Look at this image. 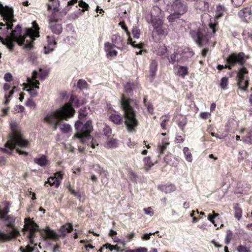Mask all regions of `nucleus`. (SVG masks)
<instances>
[{
    "mask_svg": "<svg viewBox=\"0 0 252 252\" xmlns=\"http://www.w3.org/2000/svg\"><path fill=\"white\" fill-rule=\"evenodd\" d=\"M10 126L11 132L9 135V139L5 144V148H1V150L4 153L11 154L17 145L26 147L29 142L23 138L16 121H11Z\"/></svg>",
    "mask_w": 252,
    "mask_h": 252,
    "instance_id": "1",
    "label": "nucleus"
},
{
    "mask_svg": "<svg viewBox=\"0 0 252 252\" xmlns=\"http://www.w3.org/2000/svg\"><path fill=\"white\" fill-rule=\"evenodd\" d=\"M75 110L69 105L66 104L60 108L52 111L45 116L44 120L49 124L54 125V130H56L59 127V121L60 119H64L67 121L68 119L73 117Z\"/></svg>",
    "mask_w": 252,
    "mask_h": 252,
    "instance_id": "2",
    "label": "nucleus"
},
{
    "mask_svg": "<svg viewBox=\"0 0 252 252\" xmlns=\"http://www.w3.org/2000/svg\"><path fill=\"white\" fill-rule=\"evenodd\" d=\"M121 105L124 111L125 123L129 132L135 131L138 125L135 112L130 105V99L126 98L123 94L121 95Z\"/></svg>",
    "mask_w": 252,
    "mask_h": 252,
    "instance_id": "3",
    "label": "nucleus"
},
{
    "mask_svg": "<svg viewBox=\"0 0 252 252\" xmlns=\"http://www.w3.org/2000/svg\"><path fill=\"white\" fill-rule=\"evenodd\" d=\"M218 23H210L206 31L204 29V32H206L205 34L202 32V30L199 28L197 31H190L189 35L197 45L199 47H201L203 43L207 42L209 38L215 34L216 32V27Z\"/></svg>",
    "mask_w": 252,
    "mask_h": 252,
    "instance_id": "4",
    "label": "nucleus"
},
{
    "mask_svg": "<svg viewBox=\"0 0 252 252\" xmlns=\"http://www.w3.org/2000/svg\"><path fill=\"white\" fill-rule=\"evenodd\" d=\"M75 127L76 131L74 137L79 139L82 143H84L86 139L90 136V134L93 130L92 121H88L84 125L78 121L75 124Z\"/></svg>",
    "mask_w": 252,
    "mask_h": 252,
    "instance_id": "5",
    "label": "nucleus"
},
{
    "mask_svg": "<svg viewBox=\"0 0 252 252\" xmlns=\"http://www.w3.org/2000/svg\"><path fill=\"white\" fill-rule=\"evenodd\" d=\"M21 31V26L19 25H17L15 30L12 31L10 35L7 36V37H10L13 43L15 41L19 45H22L24 43L26 37H29L31 40L34 35V32L32 29H27L24 36L22 35Z\"/></svg>",
    "mask_w": 252,
    "mask_h": 252,
    "instance_id": "6",
    "label": "nucleus"
},
{
    "mask_svg": "<svg viewBox=\"0 0 252 252\" xmlns=\"http://www.w3.org/2000/svg\"><path fill=\"white\" fill-rule=\"evenodd\" d=\"M248 58V57L246 56L243 52L232 53L229 55L226 60L227 64L225 65V68L231 69L232 66L236 64L242 66L246 63Z\"/></svg>",
    "mask_w": 252,
    "mask_h": 252,
    "instance_id": "7",
    "label": "nucleus"
},
{
    "mask_svg": "<svg viewBox=\"0 0 252 252\" xmlns=\"http://www.w3.org/2000/svg\"><path fill=\"white\" fill-rule=\"evenodd\" d=\"M0 14L3 17V20L6 23V29H11L12 23L15 21L13 19V10L8 6H3L0 3Z\"/></svg>",
    "mask_w": 252,
    "mask_h": 252,
    "instance_id": "8",
    "label": "nucleus"
},
{
    "mask_svg": "<svg viewBox=\"0 0 252 252\" xmlns=\"http://www.w3.org/2000/svg\"><path fill=\"white\" fill-rule=\"evenodd\" d=\"M173 3H167V10L174 11L179 14L183 15L187 12L188 6L186 2L182 1L181 0H172Z\"/></svg>",
    "mask_w": 252,
    "mask_h": 252,
    "instance_id": "9",
    "label": "nucleus"
},
{
    "mask_svg": "<svg viewBox=\"0 0 252 252\" xmlns=\"http://www.w3.org/2000/svg\"><path fill=\"white\" fill-rule=\"evenodd\" d=\"M248 71L246 67H242L238 70L237 73L238 85L242 90H246L249 85Z\"/></svg>",
    "mask_w": 252,
    "mask_h": 252,
    "instance_id": "10",
    "label": "nucleus"
},
{
    "mask_svg": "<svg viewBox=\"0 0 252 252\" xmlns=\"http://www.w3.org/2000/svg\"><path fill=\"white\" fill-rule=\"evenodd\" d=\"M164 16V11L162 10L160 5H153L150 13V15L147 17V21L149 23H152L158 20H162Z\"/></svg>",
    "mask_w": 252,
    "mask_h": 252,
    "instance_id": "11",
    "label": "nucleus"
},
{
    "mask_svg": "<svg viewBox=\"0 0 252 252\" xmlns=\"http://www.w3.org/2000/svg\"><path fill=\"white\" fill-rule=\"evenodd\" d=\"M28 219H25L26 224L25 226L26 227L27 230L28 231V237L29 239L31 244L34 243V238L35 237V231H39L38 229V225L33 221H31L29 219L28 222Z\"/></svg>",
    "mask_w": 252,
    "mask_h": 252,
    "instance_id": "12",
    "label": "nucleus"
},
{
    "mask_svg": "<svg viewBox=\"0 0 252 252\" xmlns=\"http://www.w3.org/2000/svg\"><path fill=\"white\" fill-rule=\"evenodd\" d=\"M116 46L109 42H106L104 44V49L106 53V56L109 59L116 57L118 55V52L114 49Z\"/></svg>",
    "mask_w": 252,
    "mask_h": 252,
    "instance_id": "13",
    "label": "nucleus"
},
{
    "mask_svg": "<svg viewBox=\"0 0 252 252\" xmlns=\"http://www.w3.org/2000/svg\"><path fill=\"white\" fill-rule=\"evenodd\" d=\"M151 24L154 28V31L158 34V35L165 36L167 34V32L164 30L162 27V20H159L158 19V21H155L154 23Z\"/></svg>",
    "mask_w": 252,
    "mask_h": 252,
    "instance_id": "14",
    "label": "nucleus"
},
{
    "mask_svg": "<svg viewBox=\"0 0 252 252\" xmlns=\"http://www.w3.org/2000/svg\"><path fill=\"white\" fill-rule=\"evenodd\" d=\"M32 24L33 28L35 29V31L33 30L34 32V35L33 38L31 39V40H32V42L28 40H26V43L25 45V48L27 50H30L32 48V41L35 39V37H38L39 36L38 32L39 27L36 21H33Z\"/></svg>",
    "mask_w": 252,
    "mask_h": 252,
    "instance_id": "15",
    "label": "nucleus"
},
{
    "mask_svg": "<svg viewBox=\"0 0 252 252\" xmlns=\"http://www.w3.org/2000/svg\"><path fill=\"white\" fill-rule=\"evenodd\" d=\"M49 27L52 32L56 34H60L62 32V25L57 23V20H53L52 19L50 20Z\"/></svg>",
    "mask_w": 252,
    "mask_h": 252,
    "instance_id": "16",
    "label": "nucleus"
},
{
    "mask_svg": "<svg viewBox=\"0 0 252 252\" xmlns=\"http://www.w3.org/2000/svg\"><path fill=\"white\" fill-rule=\"evenodd\" d=\"M109 119L116 125H120L124 122L123 116L117 112H114V113L112 114L109 117Z\"/></svg>",
    "mask_w": 252,
    "mask_h": 252,
    "instance_id": "17",
    "label": "nucleus"
},
{
    "mask_svg": "<svg viewBox=\"0 0 252 252\" xmlns=\"http://www.w3.org/2000/svg\"><path fill=\"white\" fill-rule=\"evenodd\" d=\"M38 73L36 70H34L32 72V78L28 77L27 78V81L30 86L32 87H34L35 88H39L38 85L39 84V82L36 80L37 77Z\"/></svg>",
    "mask_w": 252,
    "mask_h": 252,
    "instance_id": "18",
    "label": "nucleus"
},
{
    "mask_svg": "<svg viewBox=\"0 0 252 252\" xmlns=\"http://www.w3.org/2000/svg\"><path fill=\"white\" fill-rule=\"evenodd\" d=\"M251 14V11L249 8H244L238 12L239 16L243 21H247L248 19H250Z\"/></svg>",
    "mask_w": 252,
    "mask_h": 252,
    "instance_id": "19",
    "label": "nucleus"
},
{
    "mask_svg": "<svg viewBox=\"0 0 252 252\" xmlns=\"http://www.w3.org/2000/svg\"><path fill=\"white\" fill-rule=\"evenodd\" d=\"M65 120L64 119H60L59 123V128L61 131L63 133H68L71 130L70 125L64 123L63 121Z\"/></svg>",
    "mask_w": 252,
    "mask_h": 252,
    "instance_id": "20",
    "label": "nucleus"
},
{
    "mask_svg": "<svg viewBox=\"0 0 252 252\" xmlns=\"http://www.w3.org/2000/svg\"><path fill=\"white\" fill-rule=\"evenodd\" d=\"M60 3L58 0H49L47 4L48 10H53L55 12L59 10Z\"/></svg>",
    "mask_w": 252,
    "mask_h": 252,
    "instance_id": "21",
    "label": "nucleus"
},
{
    "mask_svg": "<svg viewBox=\"0 0 252 252\" xmlns=\"http://www.w3.org/2000/svg\"><path fill=\"white\" fill-rule=\"evenodd\" d=\"M159 189L166 193H170L175 191L176 189V187L171 184L158 186Z\"/></svg>",
    "mask_w": 252,
    "mask_h": 252,
    "instance_id": "22",
    "label": "nucleus"
},
{
    "mask_svg": "<svg viewBox=\"0 0 252 252\" xmlns=\"http://www.w3.org/2000/svg\"><path fill=\"white\" fill-rule=\"evenodd\" d=\"M41 234L46 238L49 239H56L58 236L55 232L49 228L43 230L41 232Z\"/></svg>",
    "mask_w": 252,
    "mask_h": 252,
    "instance_id": "23",
    "label": "nucleus"
},
{
    "mask_svg": "<svg viewBox=\"0 0 252 252\" xmlns=\"http://www.w3.org/2000/svg\"><path fill=\"white\" fill-rule=\"evenodd\" d=\"M0 40L1 42L7 46L10 50L13 49V43L10 37H7V36L5 38H3L0 36Z\"/></svg>",
    "mask_w": 252,
    "mask_h": 252,
    "instance_id": "24",
    "label": "nucleus"
},
{
    "mask_svg": "<svg viewBox=\"0 0 252 252\" xmlns=\"http://www.w3.org/2000/svg\"><path fill=\"white\" fill-rule=\"evenodd\" d=\"M150 73L152 76H155L158 68V62L155 60H152L150 64Z\"/></svg>",
    "mask_w": 252,
    "mask_h": 252,
    "instance_id": "25",
    "label": "nucleus"
},
{
    "mask_svg": "<svg viewBox=\"0 0 252 252\" xmlns=\"http://www.w3.org/2000/svg\"><path fill=\"white\" fill-rule=\"evenodd\" d=\"M73 230V226L70 223H67L63 226L60 229L61 234L65 236L67 233H70Z\"/></svg>",
    "mask_w": 252,
    "mask_h": 252,
    "instance_id": "26",
    "label": "nucleus"
},
{
    "mask_svg": "<svg viewBox=\"0 0 252 252\" xmlns=\"http://www.w3.org/2000/svg\"><path fill=\"white\" fill-rule=\"evenodd\" d=\"M226 8L223 5L219 4L217 6L215 18L218 19L220 18L225 11Z\"/></svg>",
    "mask_w": 252,
    "mask_h": 252,
    "instance_id": "27",
    "label": "nucleus"
},
{
    "mask_svg": "<svg viewBox=\"0 0 252 252\" xmlns=\"http://www.w3.org/2000/svg\"><path fill=\"white\" fill-rule=\"evenodd\" d=\"M171 13L168 16L167 19L168 20L169 22H174L176 21L178 19H180L181 16L182 15L181 14H179L176 12L174 11H169Z\"/></svg>",
    "mask_w": 252,
    "mask_h": 252,
    "instance_id": "28",
    "label": "nucleus"
},
{
    "mask_svg": "<svg viewBox=\"0 0 252 252\" xmlns=\"http://www.w3.org/2000/svg\"><path fill=\"white\" fill-rule=\"evenodd\" d=\"M188 74V68L187 67L180 66L178 68L176 74L184 77Z\"/></svg>",
    "mask_w": 252,
    "mask_h": 252,
    "instance_id": "29",
    "label": "nucleus"
},
{
    "mask_svg": "<svg viewBox=\"0 0 252 252\" xmlns=\"http://www.w3.org/2000/svg\"><path fill=\"white\" fill-rule=\"evenodd\" d=\"M34 162L41 166H45L48 164V160L46 157L42 156L39 158H34Z\"/></svg>",
    "mask_w": 252,
    "mask_h": 252,
    "instance_id": "30",
    "label": "nucleus"
},
{
    "mask_svg": "<svg viewBox=\"0 0 252 252\" xmlns=\"http://www.w3.org/2000/svg\"><path fill=\"white\" fill-rule=\"evenodd\" d=\"M49 184L50 186H55L56 188H58L60 185V181L57 180L54 177H50L47 181L45 182V185Z\"/></svg>",
    "mask_w": 252,
    "mask_h": 252,
    "instance_id": "31",
    "label": "nucleus"
},
{
    "mask_svg": "<svg viewBox=\"0 0 252 252\" xmlns=\"http://www.w3.org/2000/svg\"><path fill=\"white\" fill-rule=\"evenodd\" d=\"M143 161L144 163V169L146 171H148L154 165L151 160L150 158L147 157L144 158Z\"/></svg>",
    "mask_w": 252,
    "mask_h": 252,
    "instance_id": "32",
    "label": "nucleus"
},
{
    "mask_svg": "<svg viewBox=\"0 0 252 252\" xmlns=\"http://www.w3.org/2000/svg\"><path fill=\"white\" fill-rule=\"evenodd\" d=\"M243 141L244 143L250 145L252 144V131L250 130L247 132L246 135L243 137Z\"/></svg>",
    "mask_w": 252,
    "mask_h": 252,
    "instance_id": "33",
    "label": "nucleus"
},
{
    "mask_svg": "<svg viewBox=\"0 0 252 252\" xmlns=\"http://www.w3.org/2000/svg\"><path fill=\"white\" fill-rule=\"evenodd\" d=\"M169 144V143L167 142H162L161 144L158 145V149L160 155L164 154L165 150Z\"/></svg>",
    "mask_w": 252,
    "mask_h": 252,
    "instance_id": "34",
    "label": "nucleus"
},
{
    "mask_svg": "<svg viewBox=\"0 0 252 252\" xmlns=\"http://www.w3.org/2000/svg\"><path fill=\"white\" fill-rule=\"evenodd\" d=\"M183 152L186 158V159L189 161V162H191L192 158V155L189 152V149L188 147H185L183 149Z\"/></svg>",
    "mask_w": 252,
    "mask_h": 252,
    "instance_id": "35",
    "label": "nucleus"
},
{
    "mask_svg": "<svg viewBox=\"0 0 252 252\" xmlns=\"http://www.w3.org/2000/svg\"><path fill=\"white\" fill-rule=\"evenodd\" d=\"M112 40L113 44L116 46L120 45V43L123 41L121 37L118 34L113 35L112 37Z\"/></svg>",
    "mask_w": 252,
    "mask_h": 252,
    "instance_id": "36",
    "label": "nucleus"
},
{
    "mask_svg": "<svg viewBox=\"0 0 252 252\" xmlns=\"http://www.w3.org/2000/svg\"><path fill=\"white\" fill-rule=\"evenodd\" d=\"M118 146V140L115 139H110L106 143V147L109 148H114Z\"/></svg>",
    "mask_w": 252,
    "mask_h": 252,
    "instance_id": "37",
    "label": "nucleus"
},
{
    "mask_svg": "<svg viewBox=\"0 0 252 252\" xmlns=\"http://www.w3.org/2000/svg\"><path fill=\"white\" fill-rule=\"evenodd\" d=\"M105 247L106 249H109L110 251H112V250H116L117 252H121L122 251L121 247L118 246V245L113 246L110 244H106L103 246V247Z\"/></svg>",
    "mask_w": 252,
    "mask_h": 252,
    "instance_id": "38",
    "label": "nucleus"
},
{
    "mask_svg": "<svg viewBox=\"0 0 252 252\" xmlns=\"http://www.w3.org/2000/svg\"><path fill=\"white\" fill-rule=\"evenodd\" d=\"M88 110L86 108L82 107L79 111V118L80 120L85 118L88 115Z\"/></svg>",
    "mask_w": 252,
    "mask_h": 252,
    "instance_id": "39",
    "label": "nucleus"
},
{
    "mask_svg": "<svg viewBox=\"0 0 252 252\" xmlns=\"http://www.w3.org/2000/svg\"><path fill=\"white\" fill-rule=\"evenodd\" d=\"M34 87H32V86L29 85H27V87H25V90H27L29 92L30 94L32 96H35L37 94V92L34 89Z\"/></svg>",
    "mask_w": 252,
    "mask_h": 252,
    "instance_id": "40",
    "label": "nucleus"
},
{
    "mask_svg": "<svg viewBox=\"0 0 252 252\" xmlns=\"http://www.w3.org/2000/svg\"><path fill=\"white\" fill-rule=\"evenodd\" d=\"M87 82L83 79H79L77 83V87L81 90L85 89L87 88Z\"/></svg>",
    "mask_w": 252,
    "mask_h": 252,
    "instance_id": "41",
    "label": "nucleus"
},
{
    "mask_svg": "<svg viewBox=\"0 0 252 252\" xmlns=\"http://www.w3.org/2000/svg\"><path fill=\"white\" fill-rule=\"evenodd\" d=\"M133 86L134 85L133 83L127 82L124 87L125 92L127 93H130L133 90Z\"/></svg>",
    "mask_w": 252,
    "mask_h": 252,
    "instance_id": "42",
    "label": "nucleus"
},
{
    "mask_svg": "<svg viewBox=\"0 0 252 252\" xmlns=\"http://www.w3.org/2000/svg\"><path fill=\"white\" fill-rule=\"evenodd\" d=\"M178 55L179 53L177 52H174L173 54L171 55L169 62L173 64L176 62H178Z\"/></svg>",
    "mask_w": 252,
    "mask_h": 252,
    "instance_id": "43",
    "label": "nucleus"
},
{
    "mask_svg": "<svg viewBox=\"0 0 252 252\" xmlns=\"http://www.w3.org/2000/svg\"><path fill=\"white\" fill-rule=\"evenodd\" d=\"M128 43L131 44L133 47L141 49L143 47V44L142 43H136L135 41L132 42V39L129 37L128 39Z\"/></svg>",
    "mask_w": 252,
    "mask_h": 252,
    "instance_id": "44",
    "label": "nucleus"
},
{
    "mask_svg": "<svg viewBox=\"0 0 252 252\" xmlns=\"http://www.w3.org/2000/svg\"><path fill=\"white\" fill-rule=\"evenodd\" d=\"M228 79L226 77H223L221 78L220 80V86L222 89H226L227 86L228 85Z\"/></svg>",
    "mask_w": 252,
    "mask_h": 252,
    "instance_id": "45",
    "label": "nucleus"
},
{
    "mask_svg": "<svg viewBox=\"0 0 252 252\" xmlns=\"http://www.w3.org/2000/svg\"><path fill=\"white\" fill-rule=\"evenodd\" d=\"M234 209L235 211V217L238 220H240L242 217V210L237 206H235Z\"/></svg>",
    "mask_w": 252,
    "mask_h": 252,
    "instance_id": "46",
    "label": "nucleus"
},
{
    "mask_svg": "<svg viewBox=\"0 0 252 252\" xmlns=\"http://www.w3.org/2000/svg\"><path fill=\"white\" fill-rule=\"evenodd\" d=\"M47 42L49 46H55L57 44L55 38L53 36H47Z\"/></svg>",
    "mask_w": 252,
    "mask_h": 252,
    "instance_id": "47",
    "label": "nucleus"
},
{
    "mask_svg": "<svg viewBox=\"0 0 252 252\" xmlns=\"http://www.w3.org/2000/svg\"><path fill=\"white\" fill-rule=\"evenodd\" d=\"M162 121L160 124V126L163 129H166V126L167 122L169 121V118H166L165 117L162 116L160 118Z\"/></svg>",
    "mask_w": 252,
    "mask_h": 252,
    "instance_id": "48",
    "label": "nucleus"
},
{
    "mask_svg": "<svg viewBox=\"0 0 252 252\" xmlns=\"http://www.w3.org/2000/svg\"><path fill=\"white\" fill-rule=\"evenodd\" d=\"M218 215H219L218 214L214 213V215L209 214L208 216V220H209L210 221H211L216 226H217V225L215 223L214 219H216V218L217 216H218Z\"/></svg>",
    "mask_w": 252,
    "mask_h": 252,
    "instance_id": "49",
    "label": "nucleus"
},
{
    "mask_svg": "<svg viewBox=\"0 0 252 252\" xmlns=\"http://www.w3.org/2000/svg\"><path fill=\"white\" fill-rule=\"evenodd\" d=\"M232 237V233L231 231H229L227 232V234L226 235V237L225 239V243L226 244H228Z\"/></svg>",
    "mask_w": 252,
    "mask_h": 252,
    "instance_id": "50",
    "label": "nucleus"
},
{
    "mask_svg": "<svg viewBox=\"0 0 252 252\" xmlns=\"http://www.w3.org/2000/svg\"><path fill=\"white\" fill-rule=\"evenodd\" d=\"M132 33L134 38H138L140 34V30L136 28H134L132 30Z\"/></svg>",
    "mask_w": 252,
    "mask_h": 252,
    "instance_id": "51",
    "label": "nucleus"
},
{
    "mask_svg": "<svg viewBox=\"0 0 252 252\" xmlns=\"http://www.w3.org/2000/svg\"><path fill=\"white\" fill-rule=\"evenodd\" d=\"M26 105L30 107L35 108L36 104L32 98H29L26 103Z\"/></svg>",
    "mask_w": 252,
    "mask_h": 252,
    "instance_id": "52",
    "label": "nucleus"
},
{
    "mask_svg": "<svg viewBox=\"0 0 252 252\" xmlns=\"http://www.w3.org/2000/svg\"><path fill=\"white\" fill-rule=\"evenodd\" d=\"M143 211L146 215H149L150 217H152L154 215V211L151 207L144 208Z\"/></svg>",
    "mask_w": 252,
    "mask_h": 252,
    "instance_id": "53",
    "label": "nucleus"
},
{
    "mask_svg": "<svg viewBox=\"0 0 252 252\" xmlns=\"http://www.w3.org/2000/svg\"><path fill=\"white\" fill-rule=\"evenodd\" d=\"M79 5L81 7L83 8L82 11L87 10L89 7V5L83 0L79 1Z\"/></svg>",
    "mask_w": 252,
    "mask_h": 252,
    "instance_id": "54",
    "label": "nucleus"
},
{
    "mask_svg": "<svg viewBox=\"0 0 252 252\" xmlns=\"http://www.w3.org/2000/svg\"><path fill=\"white\" fill-rule=\"evenodd\" d=\"M40 71V78L41 79H44L48 74V72L47 70H42L41 69L39 70Z\"/></svg>",
    "mask_w": 252,
    "mask_h": 252,
    "instance_id": "55",
    "label": "nucleus"
},
{
    "mask_svg": "<svg viewBox=\"0 0 252 252\" xmlns=\"http://www.w3.org/2000/svg\"><path fill=\"white\" fill-rule=\"evenodd\" d=\"M20 250H21L22 252H32L33 250V248L30 245H28L26 247L25 250H24L23 247H21Z\"/></svg>",
    "mask_w": 252,
    "mask_h": 252,
    "instance_id": "56",
    "label": "nucleus"
},
{
    "mask_svg": "<svg viewBox=\"0 0 252 252\" xmlns=\"http://www.w3.org/2000/svg\"><path fill=\"white\" fill-rule=\"evenodd\" d=\"M63 176V173L61 171L57 172L54 174V178H55L58 181H60L61 183V181L62 180Z\"/></svg>",
    "mask_w": 252,
    "mask_h": 252,
    "instance_id": "57",
    "label": "nucleus"
},
{
    "mask_svg": "<svg viewBox=\"0 0 252 252\" xmlns=\"http://www.w3.org/2000/svg\"><path fill=\"white\" fill-rule=\"evenodd\" d=\"M158 231H156L155 232H153V233H145L144 234L143 236L142 237V239L143 240H148L149 239H150V236L151 235H153V234H155V233H158Z\"/></svg>",
    "mask_w": 252,
    "mask_h": 252,
    "instance_id": "58",
    "label": "nucleus"
},
{
    "mask_svg": "<svg viewBox=\"0 0 252 252\" xmlns=\"http://www.w3.org/2000/svg\"><path fill=\"white\" fill-rule=\"evenodd\" d=\"M210 116L211 114L209 112H201L200 114V117L204 120L207 119Z\"/></svg>",
    "mask_w": 252,
    "mask_h": 252,
    "instance_id": "59",
    "label": "nucleus"
},
{
    "mask_svg": "<svg viewBox=\"0 0 252 252\" xmlns=\"http://www.w3.org/2000/svg\"><path fill=\"white\" fill-rule=\"evenodd\" d=\"M68 189L71 192V193L73 194H74L75 196H76L78 197V198H81V195L78 192L75 191L71 187L69 186L68 187Z\"/></svg>",
    "mask_w": 252,
    "mask_h": 252,
    "instance_id": "60",
    "label": "nucleus"
},
{
    "mask_svg": "<svg viewBox=\"0 0 252 252\" xmlns=\"http://www.w3.org/2000/svg\"><path fill=\"white\" fill-rule=\"evenodd\" d=\"M239 252H250L249 250L245 246L240 245L237 248Z\"/></svg>",
    "mask_w": 252,
    "mask_h": 252,
    "instance_id": "61",
    "label": "nucleus"
},
{
    "mask_svg": "<svg viewBox=\"0 0 252 252\" xmlns=\"http://www.w3.org/2000/svg\"><path fill=\"white\" fill-rule=\"evenodd\" d=\"M231 1L236 6L238 7L243 4L244 0H231Z\"/></svg>",
    "mask_w": 252,
    "mask_h": 252,
    "instance_id": "62",
    "label": "nucleus"
},
{
    "mask_svg": "<svg viewBox=\"0 0 252 252\" xmlns=\"http://www.w3.org/2000/svg\"><path fill=\"white\" fill-rule=\"evenodd\" d=\"M12 75L10 73H6L4 75V79L7 82L12 81Z\"/></svg>",
    "mask_w": 252,
    "mask_h": 252,
    "instance_id": "63",
    "label": "nucleus"
},
{
    "mask_svg": "<svg viewBox=\"0 0 252 252\" xmlns=\"http://www.w3.org/2000/svg\"><path fill=\"white\" fill-rule=\"evenodd\" d=\"M95 170H98L100 173V174L103 173L104 175H106L105 171L102 168H101L98 165L95 166Z\"/></svg>",
    "mask_w": 252,
    "mask_h": 252,
    "instance_id": "64",
    "label": "nucleus"
}]
</instances>
